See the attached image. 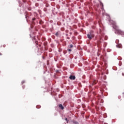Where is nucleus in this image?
<instances>
[{"label": "nucleus", "mask_w": 124, "mask_h": 124, "mask_svg": "<svg viewBox=\"0 0 124 124\" xmlns=\"http://www.w3.org/2000/svg\"><path fill=\"white\" fill-rule=\"evenodd\" d=\"M87 37L90 39V40H91L92 38H93L94 37V34H93V31H91L87 34Z\"/></svg>", "instance_id": "f257e3e1"}, {"label": "nucleus", "mask_w": 124, "mask_h": 124, "mask_svg": "<svg viewBox=\"0 0 124 124\" xmlns=\"http://www.w3.org/2000/svg\"><path fill=\"white\" fill-rule=\"evenodd\" d=\"M113 28L114 29V30H115V33H117L118 34H119L122 31L119 29V27H118L117 25H113Z\"/></svg>", "instance_id": "f03ea898"}, {"label": "nucleus", "mask_w": 124, "mask_h": 124, "mask_svg": "<svg viewBox=\"0 0 124 124\" xmlns=\"http://www.w3.org/2000/svg\"><path fill=\"white\" fill-rule=\"evenodd\" d=\"M76 78V77H75V76L71 75L69 77V79H70V80H75Z\"/></svg>", "instance_id": "7ed1b4c3"}, {"label": "nucleus", "mask_w": 124, "mask_h": 124, "mask_svg": "<svg viewBox=\"0 0 124 124\" xmlns=\"http://www.w3.org/2000/svg\"><path fill=\"white\" fill-rule=\"evenodd\" d=\"M101 43V41H100V40H98L97 42V47H98L99 48H100L101 47V46H100Z\"/></svg>", "instance_id": "20e7f679"}, {"label": "nucleus", "mask_w": 124, "mask_h": 124, "mask_svg": "<svg viewBox=\"0 0 124 124\" xmlns=\"http://www.w3.org/2000/svg\"><path fill=\"white\" fill-rule=\"evenodd\" d=\"M59 108H60V109H62V110H63V109H64V108L62 104L59 105Z\"/></svg>", "instance_id": "39448f33"}, {"label": "nucleus", "mask_w": 124, "mask_h": 124, "mask_svg": "<svg viewBox=\"0 0 124 124\" xmlns=\"http://www.w3.org/2000/svg\"><path fill=\"white\" fill-rule=\"evenodd\" d=\"M55 35L56 36H59V35H60V31H57L56 33H55Z\"/></svg>", "instance_id": "423d86ee"}, {"label": "nucleus", "mask_w": 124, "mask_h": 124, "mask_svg": "<svg viewBox=\"0 0 124 124\" xmlns=\"http://www.w3.org/2000/svg\"><path fill=\"white\" fill-rule=\"evenodd\" d=\"M117 48H122V45L121 44H118L116 46Z\"/></svg>", "instance_id": "0eeeda50"}, {"label": "nucleus", "mask_w": 124, "mask_h": 124, "mask_svg": "<svg viewBox=\"0 0 124 124\" xmlns=\"http://www.w3.org/2000/svg\"><path fill=\"white\" fill-rule=\"evenodd\" d=\"M73 123L74 124H79V123L77 121H73Z\"/></svg>", "instance_id": "6e6552de"}, {"label": "nucleus", "mask_w": 124, "mask_h": 124, "mask_svg": "<svg viewBox=\"0 0 124 124\" xmlns=\"http://www.w3.org/2000/svg\"><path fill=\"white\" fill-rule=\"evenodd\" d=\"M47 42H45L44 43V45H45V46H46V45H47Z\"/></svg>", "instance_id": "1a4fd4ad"}, {"label": "nucleus", "mask_w": 124, "mask_h": 124, "mask_svg": "<svg viewBox=\"0 0 124 124\" xmlns=\"http://www.w3.org/2000/svg\"><path fill=\"white\" fill-rule=\"evenodd\" d=\"M73 45H70V48H73Z\"/></svg>", "instance_id": "9d476101"}, {"label": "nucleus", "mask_w": 124, "mask_h": 124, "mask_svg": "<svg viewBox=\"0 0 124 124\" xmlns=\"http://www.w3.org/2000/svg\"><path fill=\"white\" fill-rule=\"evenodd\" d=\"M67 50H68V52H71V51H72L71 49H68Z\"/></svg>", "instance_id": "9b49d317"}, {"label": "nucleus", "mask_w": 124, "mask_h": 124, "mask_svg": "<svg viewBox=\"0 0 124 124\" xmlns=\"http://www.w3.org/2000/svg\"><path fill=\"white\" fill-rule=\"evenodd\" d=\"M65 120L67 121V123H68V120L67 119V118H65Z\"/></svg>", "instance_id": "f8f14e48"}, {"label": "nucleus", "mask_w": 124, "mask_h": 124, "mask_svg": "<svg viewBox=\"0 0 124 124\" xmlns=\"http://www.w3.org/2000/svg\"><path fill=\"white\" fill-rule=\"evenodd\" d=\"M32 21H35V18H32Z\"/></svg>", "instance_id": "ddd939ff"}, {"label": "nucleus", "mask_w": 124, "mask_h": 124, "mask_svg": "<svg viewBox=\"0 0 124 124\" xmlns=\"http://www.w3.org/2000/svg\"><path fill=\"white\" fill-rule=\"evenodd\" d=\"M101 5L102 6H103V3H101Z\"/></svg>", "instance_id": "4468645a"}, {"label": "nucleus", "mask_w": 124, "mask_h": 124, "mask_svg": "<svg viewBox=\"0 0 124 124\" xmlns=\"http://www.w3.org/2000/svg\"><path fill=\"white\" fill-rule=\"evenodd\" d=\"M28 17H29L28 16H26V19H28Z\"/></svg>", "instance_id": "2eb2a0df"}, {"label": "nucleus", "mask_w": 124, "mask_h": 124, "mask_svg": "<svg viewBox=\"0 0 124 124\" xmlns=\"http://www.w3.org/2000/svg\"><path fill=\"white\" fill-rule=\"evenodd\" d=\"M0 56H2V53L0 52Z\"/></svg>", "instance_id": "dca6fc26"}, {"label": "nucleus", "mask_w": 124, "mask_h": 124, "mask_svg": "<svg viewBox=\"0 0 124 124\" xmlns=\"http://www.w3.org/2000/svg\"><path fill=\"white\" fill-rule=\"evenodd\" d=\"M123 76H124V73H122Z\"/></svg>", "instance_id": "f3484780"}, {"label": "nucleus", "mask_w": 124, "mask_h": 124, "mask_svg": "<svg viewBox=\"0 0 124 124\" xmlns=\"http://www.w3.org/2000/svg\"><path fill=\"white\" fill-rule=\"evenodd\" d=\"M22 84H24V83H25V82L22 81Z\"/></svg>", "instance_id": "a211bd4d"}, {"label": "nucleus", "mask_w": 124, "mask_h": 124, "mask_svg": "<svg viewBox=\"0 0 124 124\" xmlns=\"http://www.w3.org/2000/svg\"><path fill=\"white\" fill-rule=\"evenodd\" d=\"M36 44H37V42H36Z\"/></svg>", "instance_id": "6ab92c4d"}]
</instances>
